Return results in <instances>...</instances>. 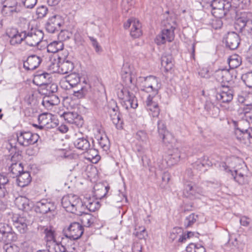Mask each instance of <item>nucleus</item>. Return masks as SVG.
<instances>
[{
	"label": "nucleus",
	"instance_id": "obj_1",
	"mask_svg": "<svg viewBox=\"0 0 252 252\" xmlns=\"http://www.w3.org/2000/svg\"><path fill=\"white\" fill-rule=\"evenodd\" d=\"M62 205L66 211L81 216L84 213V207L81 199L77 195L69 194L62 199Z\"/></svg>",
	"mask_w": 252,
	"mask_h": 252
},
{
	"label": "nucleus",
	"instance_id": "obj_2",
	"mask_svg": "<svg viewBox=\"0 0 252 252\" xmlns=\"http://www.w3.org/2000/svg\"><path fill=\"white\" fill-rule=\"evenodd\" d=\"M163 24L165 28L161 33L157 36L156 42L158 45L164 44L166 41L171 42L174 38V30L175 29V23L171 19H167L164 21Z\"/></svg>",
	"mask_w": 252,
	"mask_h": 252
},
{
	"label": "nucleus",
	"instance_id": "obj_3",
	"mask_svg": "<svg viewBox=\"0 0 252 252\" xmlns=\"http://www.w3.org/2000/svg\"><path fill=\"white\" fill-rule=\"evenodd\" d=\"M141 85V91L147 93L158 94L161 84L158 77L150 75L142 78Z\"/></svg>",
	"mask_w": 252,
	"mask_h": 252
},
{
	"label": "nucleus",
	"instance_id": "obj_4",
	"mask_svg": "<svg viewBox=\"0 0 252 252\" xmlns=\"http://www.w3.org/2000/svg\"><path fill=\"white\" fill-rule=\"evenodd\" d=\"M73 240L67 237L62 238L60 242H53V249L55 252H74L76 245Z\"/></svg>",
	"mask_w": 252,
	"mask_h": 252
},
{
	"label": "nucleus",
	"instance_id": "obj_5",
	"mask_svg": "<svg viewBox=\"0 0 252 252\" xmlns=\"http://www.w3.org/2000/svg\"><path fill=\"white\" fill-rule=\"evenodd\" d=\"M17 239V234L12 230V227L9 224L0 222V242H14Z\"/></svg>",
	"mask_w": 252,
	"mask_h": 252
},
{
	"label": "nucleus",
	"instance_id": "obj_6",
	"mask_svg": "<svg viewBox=\"0 0 252 252\" xmlns=\"http://www.w3.org/2000/svg\"><path fill=\"white\" fill-rule=\"evenodd\" d=\"M26 43L30 46H35L42 41L44 33L41 30L32 29L30 31H25Z\"/></svg>",
	"mask_w": 252,
	"mask_h": 252
},
{
	"label": "nucleus",
	"instance_id": "obj_7",
	"mask_svg": "<svg viewBox=\"0 0 252 252\" xmlns=\"http://www.w3.org/2000/svg\"><path fill=\"white\" fill-rule=\"evenodd\" d=\"M233 90L227 86H222V88L216 94V99L220 103L221 107H225L233 99Z\"/></svg>",
	"mask_w": 252,
	"mask_h": 252
},
{
	"label": "nucleus",
	"instance_id": "obj_8",
	"mask_svg": "<svg viewBox=\"0 0 252 252\" xmlns=\"http://www.w3.org/2000/svg\"><path fill=\"white\" fill-rule=\"evenodd\" d=\"M16 138L20 145L26 147L36 143L39 138V136L30 131H23L17 134Z\"/></svg>",
	"mask_w": 252,
	"mask_h": 252
},
{
	"label": "nucleus",
	"instance_id": "obj_9",
	"mask_svg": "<svg viewBox=\"0 0 252 252\" xmlns=\"http://www.w3.org/2000/svg\"><path fill=\"white\" fill-rule=\"evenodd\" d=\"M54 121H55V119L54 115L50 113H42L38 116L39 125L33 124V126L40 129L45 127L47 128H53L57 125V123Z\"/></svg>",
	"mask_w": 252,
	"mask_h": 252
},
{
	"label": "nucleus",
	"instance_id": "obj_10",
	"mask_svg": "<svg viewBox=\"0 0 252 252\" xmlns=\"http://www.w3.org/2000/svg\"><path fill=\"white\" fill-rule=\"evenodd\" d=\"M56 206L53 202L43 199L36 202L35 211L42 214L51 213L53 216L55 214Z\"/></svg>",
	"mask_w": 252,
	"mask_h": 252
},
{
	"label": "nucleus",
	"instance_id": "obj_11",
	"mask_svg": "<svg viewBox=\"0 0 252 252\" xmlns=\"http://www.w3.org/2000/svg\"><path fill=\"white\" fill-rule=\"evenodd\" d=\"M11 219L13 225L20 233L24 234L27 232L29 221L26 216L24 214H14L11 217Z\"/></svg>",
	"mask_w": 252,
	"mask_h": 252
},
{
	"label": "nucleus",
	"instance_id": "obj_12",
	"mask_svg": "<svg viewBox=\"0 0 252 252\" xmlns=\"http://www.w3.org/2000/svg\"><path fill=\"white\" fill-rule=\"evenodd\" d=\"M235 134L237 139L242 144L250 146L252 144V128L246 129L236 128Z\"/></svg>",
	"mask_w": 252,
	"mask_h": 252
},
{
	"label": "nucleus",
	"instance_id": "obj_13",
	"mask_svg": "<svg viewBox=\"0 0 252 252\" xmlns=\"http://www.w3.org/2000/svg\"><path fill=\"white\" fill-rule=\"evenodd\" d=\"M158 98V94H149L145 101L146 108L153 117H157L159 114L160 109L157 101Z\"/></svg>",
	"mask_w": 252,
	"mask_h": 252
},
{
	"label": "nucleus",
	"instance_id": "obj_14",
	"mask_svg": "<svg viewBox=\"0 0 252 252\" xmlns=\"http://www.w3.org/2000/svg\"><path fill=\"white\" fill-rule=\"evenodd\" d=\"M236 71L234 69H219L215 72L217 80L221 82L231 84L236 78Z\"/></svg>",
	"mask_w": 252,
	"mask_h": 252
},
{
	"label": "nucleus",
	"instance_id": "obj_15",
	"mask_svg": "<svg viewBox=\"0 0 252 252\" xmlns=\"http://www.w3.org/2000/svg\"><path fill=\"white\" fill-rule=\"evenodd\" d=\"M83 232V226L79 223L74 222L70 224L68 228L67 233L65 234V237L72 240H77L82 235Z\"/></svg>",
	"mask_w": 252,
	"mask_h": 252
},
{
	"label": "nucleus",
	"instance_id": "obj_16",
	"mask_svg": "<svg viewBox=\"0 0 252 252\" xmlns=\"http://www.w3.org/2000/svg\"><path fill=\"white\" fill-rule=\"evenodd\" d=\"M62 23L61 17L59 15H54L48 19L46 24V30L49 33H55L60 30Z\"/></svg>",
	"mask_w": 252,
	"mask_h": 252
},
{
	"label": "nucleus",
	"instance_id": "obj_17",
	"mask_svg": "<svg viewBox=\"0 0 252 252\" xmlns=\"http://www.w3.org/2000/svg\"><path fill=\"white\" fill-rule=\"evenodd\" d=\"M131 26L130 35L134 38H138L142 34L141 30V24L138 20L131 18L127 20V22L124 24V28L127 29Z\"/></svg>",
	"mask_w": 252,
	"mask_h": 252
},
{
	"label": "nucleus",
	"instance_id": "obj_18",
	"mask_svg": "<svg viewBox=\"0 0 252 252\" xmlns=\"http://www.w3.org/2000/svg\"><path fill=\"white\" fill-rule=\"evenodd\" d=\"M17 2L12 0H8L1 7V13L5 17H12L18 12Z\"/></svg>",
	"mask_w": 252,
	"mask_h": 252
},
{
	"label": "nucleus",
	"instance_id": "obj_19",
	"mask_svg": "<svg viewBox=\"0 0 252 252\" xmlns=\"http://www.w3.org/2000/svg\"><path fill=\"white\" fill-rule=\"evenodd\" d=\"M7 34L10 38V44L12 46H18L23 41H25V38L24 37L25 36V31L20 32L16 30L13 29L7 32Z\"/></svg>",
	"mask_w": 252,
	"mask_h": 252
},
{
	"label": "nucleus",
	"instance_id": "obj_20",
	"mask_svg": "<svg viewBox=\"0 0 252 252\" xmlns=\"http://www.w3.org/2000/svg\"><path fill=\"white\" fill-rule=\"evenodd\" d=\"M239 35L235 32H228L225 37L226 46L231 50H235L240 44Z\"/></svg>",
	"mask_w": 252,
	"mask_h": 252
},
{
	"label": "nucleus",
	"instance_id": "obj_21",
	"mask_svg": "<svg viewBox=\"0 0 252 252\" xmlns=\"http://www.w3.org/2000/svg\"><path fill=\"white\" fill-rule=\"evenodd\" d=\"M41 59L38 56L32 55L30 56L24 62L23 66L27 70H33L36 68L41 63Z\"/></svg>",
	"mask_w": 252,
	"mask_h": 252
},
{
	"label": "nucleus",
	"instance_id": "obj_22",
	"mask_svg": "<svg viewBox=\"0 0 252 252\" xmlns=\"http://www.w3.org/2000/svg\"><path fill=\"white\" fill-rule=\"evenodd\" d=\"M121 104L126 109H135L138 106L137 100L132 93H130L121 101Z\"/></svg>",
	"mask_w": 252,
	"mask_h": 252
},
{
	"label": "nucleus",
	"instance_id": "obj_23",
	"mask_svg": "<svg viewBox=\"0 0 252 252\" xmlns=\"http://www.w3.org/2000/svg\"><path fill=\"white\" fill-rule=\"evenodd\" d=\"M82 202L84 207V212L86 209H88L90 212H94L100 207L99 202L94 198L86 197Z\"/></svg>",
	"mask_w": 252,
	"mask_h": 252
},
{
	"label": "nucleus",
	"instance_id": "obj_24",
	"mask_svg": "<svg viewBox=\"0 0 252 252\" xmlns=\"http://www.w3.org/2000/svg\"><path fill=\"white\" fill-rule=\"evenodd\" d=\"M204 109L208 115L216 118L219 116L220 109L210 100H207L204 105Z\"/></svg>",
	"mask_w": 252,
	"mask_h": 252
},
{
	"label": "nucleus",
	"instance_id": "obj_25",
	"mask_svg": "<svg viewBox=\"0 0 252 252\" xmlns=\"http://www.w3.org/2000/svg\"><path fill=\"white\" fill-rule=\"evenodd\" d=\"M60 100L58 96L55 94L45 95L42 101V104L47 109H51L53 106L58 105Z\"/></svg>",
	"mask_w": 252,
	"mask_h": 252
},
{
	"label": "nucleus",
	"instance_id": "obj_26",
	"mask_svg": "<svg viewBox=\"0 0 252 252\" xmlns=\"http://www.w3.org/2000/svg\"><path fill=\"white\" fill-rule=\"evenodd\" d=\"M73 144L75 147L84 152L88 151L91 147L88 138L82 137L74 140Z\"/></svg>",
	"mask_w": 252,
	"mask_h": 252
},
{
	"label": "nucleus",
	"instance_id": "obj_27",
	"mask_svg": "<svg viewBox=\"0 0 252 252\" xmlns=\"http://www.w3.org/2000/svg\"><path fill=\"white\" fill-rule=\"evenodd\" d=\"M15 203L19 210L28 211L31 209L30 201L28 198L23 196L16 198Z\"/></svg>",
	"mask_w": 252,
	"mask_h": 252
},
{
	"label": "nucleus",
	"instance_id": "obj_28",
	"mask_svg": "<svg viewBox=\"0 0 252 252\" xmlns=\"http://www.w3.org/2000/svg\"><path fill=\"white\" fill-rule=\"evenodd\" d=\"M16 178L17 185L22 188L28 185L32 181V178L29 172L23 171Z\"/></svg>",
	"mask_w": 252,
	"mask_h": 252
},
{
	"label": "nucleus",
	"instance_id": "obj_29",
	"mask_svg": "<svg viewBox=\"0 0 252 252\" xmlns=\"http://www.w3.org/2000/svg\"><path fill=\"white\" fill-rule=\"evenodd\" d=\"M122 76L126 83H132V72L130 66L128 63H124L122 67Z\"/></svg>",
	"mask_w": 252,
	"mask_h": 252
},
{
	"label": "nucleus",
	"instance_id": "obj_30",
	"mask_svg": "<svg viewBox=\"0 0 252 252\" xmlns=\"http://www.w3.org/2000/svg\"><path fill=\"white\" fill-rule=\"evenodd\" d=\"M74 68V64L68 60L63 61L59 65V72L63 74L71 72Z\"/></svg>",
	"mask_w": 252,
	"mask_h": 252
},
{
	"label": "nucleus",
	"instance_id": "obj_31",
	"mask_svg": "<svg viewBox=\"0 0 252 252\" xmlns=\"http://www.w3.org/2000/svg\"><path fill=\"white\" fill-rule=\"evenodd\" d=\"M196 186H194L191 183H188L185 185L183 193L187 197H196Z\"/></svg>",
	"mask_w": 252,
	"mask_h": 252
},
{
	"label": "nucleus",
	"instance_id": "obj_32",
	"mask_svg": "<svg viewBox=\"0 0 252 252\" xmlns=\"http://www.w3.org/2000/svg\"><path fill=\"white\" fill-rule=\"evenodd\" d=\"M64 45L62 41H53L50 43L47 47V51L49 53H55L62 50Z\"/></svg>",
	"mask_w": 252,
	"mask_h": 252
},
{
	"label": "nucleus",
	"instance_id": "obj_33",
	"mask_svg": "<svg viewBox=\"0 0 252 252\" xmlns=\"http://www.w3.org/2000/svg\"><path fill=\"white\" fill-rule=\"evenodd\" d=\"M65 79L69 85L73 88L77 86L80 82L81 77L79 74L74 72L65 76Z\"/></svg>",
	"mask_w": 252,
	"mask_h": 252
},
{
	"label": "nucleus",
	"instance_id": "obj_34",
	"mask_svg": "<svg viewBox=\"0 0 252 252\" xmlns=\"http://www.w3.org/2000/svg\"><path fill=\"white\" fill-rule=\"evenodd\" d=\"M61 116L63 117L64 120L70 124L76 123V120L80 118L81 117L75 112H64Z\"/></svg>",
	"mask_w": 252,
	"mask_h": 252
},
{
	"label": "nucleus",
	"instance_id": "obj_35",
	"mask_svg": "<svg viewBox=\"0 0 252 252\" xmlns=\"http://www.w3.org/2000/svg\"><path fill=\"white\" fill-rule=\"evenodd\" d=\"M9 170L13 178L17 177L23 171V167L21 162L12 163Z\"/></svg>",
	"mask_w": 252,
	"mask_h": 252
},
{
	"label": "nucleus",
	"instance_id": "obj_36",
	"mask_svg": "<svg viewBox=\"0 0 252 252\" xmlns=\"http://www.w3.org/2000/svg\"><path fill=\"white\" fill-rule=\"evenodd\" d=\"M239 112L243 114L246 120L249 123H252V107L249 106H244L240 108Z\"/></svg>",
	"mask_w": 252,
	"mask_h": 252
},
{
	"label": "nucleus",
	"instance_id": "obj_37",
	"mask_svg": "<svg viewBox=\"0 0 252 252\" xmlns=\"http://www.w3.org/2000/svg\"><path fill=\"white\" fill-rule=\"evenodd\" d=\"M43 230V233L45 234V237L47 239V241L48 242L52 241L51 247H50L51 250H52V249L54 250L53 249V242H54V241H57L55 240L54 231L53 230L52 227L51 226L44 227Z\"/></svg>",
	"mask_w": 252,
	"mask_h": 252
},
{
	"label": "nucleus",
	"instance_id": "obj_38",
	"mask_svg": "<svg viewBox=\"0 0 252 252\" xmlns=\"http://www.w3.org/2000/svg\"><path fill=\"white\" fill-rule=\"evenodd\" d=\"M113 123L117 128L122 127L123 120L121 119L119 112H108Z\"/></svg>",
	"mask_w": 252,
	"mask_h": 252
},
{
	"label": "nucleus",
	"instance_id": "obj_39",
	"mask_svg": "<svg viewBox=\"0 0 252 252\" xmlns=\"http://www.w3.org/2000/svg\"><path fill=\"white\" fill-rule=\"evenodd\" d=\"M228 63L230 69H234L241 64V58L238 55H232L228 58Z\"/></svg>",
	"mask_w": 252,
	"mask_h": 252
},
{
	"label": "nucleus",
	"instance_id": "obj_40",
	"mask_svg": "<svg viewBox=\"0 0 252 252\" xmlns=\"http://www.w3.org/2000/svg\"><path fill=\"white\" fill-rule=\"evenodd\" d=\"M180 156H174L173 157V155H171L170 158L166 161L163 163V161L161 163H159V162H158V168L162 170L166 167V164L170 166L174 164H175L178 160H179Z\"/></svg>",
	"mask_w": 252,
	"mask_h": 252
},
{
	"label": "nucleus",
	"instance_id": "obj_41",
	"mask_svg": "<svg viewBox=\"0 0 252 252\" xmlns=\"http://www.w3.org/2000/svg\"><path fill=\"white\" fill-rule=\"evenodd\" d=\"M158 128L159 134L161 136L163 141L166 142V139L170 135L168 134V132L166 131V126L162 121H159L158 122Z\"/></svg>",
	"mask_w": 252,
	"mask_h": 252
},
{
	"label": "nucleus",
	"instance_id": "obj_42",
	"mask_svg": "<svg viewBox=\"0 0 252 252\" xmlns=\"http://www.w3.org/2000/svg\"><path fill=\"white\" fill-rule=\"evenodd\" d=\"M241 79L248 87L252 88V70L244 73L241 76Z\"/></svg>",
	"mask_w": 252,
	"mask_h": 252
},
{
	"label": "nucleus",
	"instance_id": "obj_43",
	"mask_svg": "<svg viewBox=\"0 0 252 252\" xmlns=\"http://www.w3.org/2000/svg\"><path fill=\"white\" fill-rule=\"evenodd\" d=\"M161 65L166 70H168L172 68L173 66L172 59L171 56H163L161 59Z\"/></svg>",
	"mask_w": 252,
	"mask_h": 252
},
{
	"label": "nucleus",
	"instance_id": "obj_44",
	"mask_svg": "<svg viewBox=\"0 0 252 252\" xmlns=\"http://www.w3.org/2000/svg\"><path fill=\"white\" fill-rule=\"evenodd\" d=\"M98 143L101 148L104 151H108L110 148V142L106 136L101 137L98 139Z\"/></svg>",
	"mask_w": 252,
	"mask_h": 252
},
{
	"label": "nucleus",
	"instance_id": "obj_45",
	"mask_svg": "<svg viewBox=\"0 0 252 252\" xmlns=\"http://www.w3.org/2000/svg\"><path fill=\"white\" fill-rule=\"evenodd\" d=\"M45 90L46 92L42 93L45 95H51L54 94H53L57 92L58 90V86L56 84H47L45 86Z\"/></svg>",
	"mask_w": 252,
	"mask_h": 252
},
{
	"label": "nucleus",
	"instance_id": "obj_46",
	"mask_svg": "<svg viewBox=\"0 0 252 252\" xmlns=\"http://www.w3.org/2000/svg\"><path fill=\"white\" fill-rule=\"evenodd\" d=\"M197 219L198 216L195 215L194 213H192L186 217L184 221V226L186 228L191 226L196 221Z\"/></svg>",
	"mask_w": 252,
	"mask_h": 252
},
{
	"label": "nucleus",
	"instance_id": "obj_47",
	"mask_svg": "<svg viewBox=\"0 0 252 252\" xmlns=\"http://www.w3.org/2000/svg\"><path fill=\"white\" fill-rule=\"evenodd\" d=\"M82 216L81 221L82 224L86 227H90L94 222V218L90 214L84 213Z\"/></svg>",
	"mask_w": 252,
	"mask_h": 252
},
{
	"label": "nucleus",
	"instance_id": "obj_48",
	"mask_svg": "<svg viewBox=\"0 0 252 252\" xmlns=\"http://www.w3.org/2000/svg\"><path fill=\"white\" fill-rule=\"evenodd\" d=\"M3 250L5 252H18L19 247L14 244H12L10 242L3 243Z\"/></svg>",
	"mask_w": 252,
	"mask_h": 252
},
{
	"label": "nucleus",
	"instance_id": "obj_49",
	"mask_svg": "<svg viewBox=\"0 0 252 252\" xmlns=\"http://www.w3.org/2000/svg\"><path fill=\"white\" fill-rule=\"evenodd\" d=\"M135 151L137 156L141 157V160L143 161L144 158L146 157L147 149L141 145L137 144L135 146Z\"/></svg>",
	"mask_w": 252,
	"mask_h": 252
},
{
	"label": "nucleus",
	"instance_id": "obj_50",
	"mask_svg": "<svg viewBox=\"0 0 252 252\" xmlns=\"http://www.w3.org/2000/svg\"><path fill=\"white\" fill-rule=\"evenodd\" d=\"M48 12V8L46 6L41 5L38 7L36 10V14L38 18H43L44 17Z\"/></svg>",
	"mask_w": 252,
	"mask_h": 252
},
{
	"label": "nucleus",
	"instance_id": "obj_51",
	"mask_svg": "<svg viewBox=\"0 0 252 252\" xmlns=\"http://www.w3.org/2000/svg\"><path fill=\"white\" fill-rule=\"evenodd\" d=\"M87 93V89L85 87H81L80 89L78 90H74L73 95L78 98L83 97Z\"/></svg>",
	"mask_w": 252,
	"mask_h": 252
},
{
	"label": "nucleus",
	"instance_id": "obj_52",
	"mask_svg": "<svg viewBox=\"0 0 252 252\" xmlns=\"http://www.w3.org/2000/svg\"><path fill=\"white\" fill-rule=\"evenodd\" d=\"M130 92L126 88L123 87L121 90H119L117 92V95L121 101L128 95Z\"/></svg>",
	"mask_w": 252,
	"mask_h": 252
},
{
	"label": "nucleus",
	"instance_id": "obj_53",
	"mask_svg": "<svg viewBox=\"0 0 252 252\" xmlns=\"http://www.w3.org/2000/svg\"><path fill=\"white\" fill-rule=\"evenodd\" d=\"M214 9L220 10L224 7V3L221 0H212L210 4Z\"/></svg>",
	"mask_w": 252,
	"mask_h": 252
},
{
	"label": "nucleus",
	"instance_id": "obj_54",
	"mask_svg": "<svg viewBox=\"0 0 252 252\" xmlns=\"http://www.w3.org/2000/svg\"><path fill=\"white\" fill-rule=\"evenodd\" d=\"M108 112H119V107L117 106V102L114 99H111L109 101L108 104Z\"/></svg>",
	"mask_w": 252,
	"mask_h": 252
},
{
	"label": "nucleus",
	"instance_id": "obj_55",
	"mask_svg": "<svg viewBox=\"0 0 252 252\" xmlns=\"http://www.w3.org/2000/svg\"><path fill=\"white\" fill-rule=\"evenodd\" d=\"M88 153L89 157H88V159H95L96 160H98L99 158V156L97 155V151H96L94 149L90 148V150L88 151H86Z\"/></svg>",
	"mask_w": 252,
	"mask_h": 252
},
{
	"label": "nucleus",
	"instance_id": "obj_56",
	"mask_svg": "<svg viewBox=\"0 0 252 252\" xmlns=\"http://www.w3.org/2000/svg\"><path fill=\"white\" fill-rule=\"evenodd\" d=\"M89 39H90L92 44L93 46L94 47L95 51L96 53H100L102 51V48L99 45L96 39L92 36H89Z\"/></svg>",
	"mask_w": 252,
	"mask_h": 252
},
{
	"label": "nucleus",
	"instance_id": "obj_57",
	"mask_svg": "<svg viewBox=\"0 0 252 252\" xmlns=\"http://www.w3.org/2000/svg\"><path fill=\"white\" fill-rule=\"evenodd\" d=\"M252 222V220L245 216H241L240 218V223L243 226L247 227L249 226Z\"/></svg>",
	"mask_w": 252,
	"mask_h": 252
},
{
	"label": "nucleus",
	"instance_id": "obj_58",
	"mask_svg": "<svg viewBox=\"0 0 252 252\" xmlns=\"http://www.w3.org/2000/svg\"><path fill=\"white\" fill-rule=\"evenodd\" d=\"M136 138L139 141L146 142L148 138L146 133L144 131L140 130L137 132Z\"/></svg>",
	"mask_w": 252,
	"mask_h": 252
},
{
	"label": "nucleus",
	"instance_id": "obj_59",
	"mask_svg": "<svg viewBox=\"0 0 252 252\" xmlns=\"http://www.w3.org/2000/svg\"><path fill=\"white\" fill-rule=\"evenodd\" d=\"M22 1L27 8H32L36 4L37 0H22Z\"/></svg>",
	"mask_w": 252,
	"mask_h": 252
},
{
	"label": "nucleus",
	"instance_id": "obj_60",
	"mask_svg": "<svg viewBox=\"0 0 252 252\" xmlns=\"http://www.w3.org/2000/svg\"><path fill=\"white\" fill-rule=\"evenodd\" d=\"M0 186H10L9 179L6 175L0 174Z\"/></svg>",
	"mask_w": 252,
	"mask_h": 252
},
{
	"label": "nucleus",
	"instance_id": "obj_61",
	"mask_svg": "<svg viewBox=\"0 0 252 252\" xmlns=\"http://www.w3.org/2000/svg\"><path fill=\"white\" fill-rule=\"evenodd\" d=\"M247 94L246 92H242L238 94L237 100L239 102L243 103L245 102L248 103Z\"/></svg>",
	"mask_w": 252,
	"mask_h": 252
},
{
	"label": "nucleus",
	"instance_id": "obj_62",
	"mask_svg": "<svg viewBox=\"0 0 252 252\" xmlns=\"http://www.w3.org/2000/svg\"><path fill=\"white\" fill-rule=\"evenodd\" d=\"M198 159L201 161V162L203 163L205 167L206 166L210 167L213 165L212 162L210 161L209 158L206 156H203Z\"/></svg>",
	"mask_w": 252,
	"mask_h": 252
},
{
	"label": "nucleus",
	"instance_id": "obj_63",
	"mask_svg": "<svg viewBox=\"0 0 252 252\" xmlns=\"http://www.w3.org/2000/svg\"><path fill=\"white\" fill-rule=\"evenodd\" d=\"M9 186H0V198L4 197L8 193Z\"/></svg>",
	"mask_w": 252,
	"mask_h": 252
},
{
	"label": "nucleus",
	"instance_id": "obj_64",
	"mask_svg": "<svg viewBox=\"0 0 252 252\" xmlns=\"http://www.w3.org/2000/svg\"><path fill=\"white\" fill-rule=\"evenodd\" d=\"M192 167L194 169L201 171L204 167V164L198 159L195 162L192 164Z\"/></svg>",
	"mask_w": 252,
	"mask_h": 252
}]
</instances>
